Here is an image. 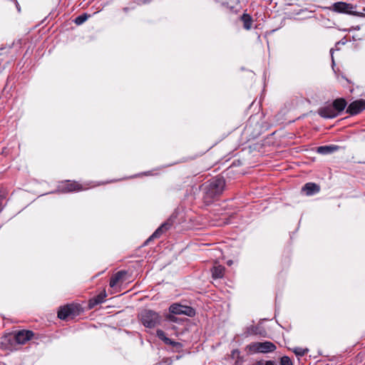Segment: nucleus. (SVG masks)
Masks as SVG:
<instances>
[{"label":"nucleus","mask_w":365,"mask_h":365,"mask_svg":"<svg viewBox=\"0 0 365 365\" xmlns=\"http://www.w3.org/2000/svg\"><path fill=\"white\" fill-rule=\"evenodd\" d=\"M225 180L223 177L216 176L207 180L202 185L203 200L207 204H211L223 192Z\"/></svg>","instance_id":"1"},{"label":"nucleus","mask_w":365,"mask_h":365,"mask_svg":"<svg viewBox=\"0 0 365 365\" xmlns=\"http://www.w3.org/2000/svg\"><path fill=\"white\" fill-rule=\"evenodd\" d=\"M139 320L141 324L147 328H154L160 324L161 317L160 314L150 309H143L138 314Z\"/></svg>","instance_id":"2"},{"label":"nucleus","mask_w":365,"mask_h":365,"mask_svg":"<svg viewBox=\"0 0 365 365\" xmlns=\"http://www.w3.org/2000/svg\"><path fill=\"white\" fill-rule=\"evenodd\" d=\"M356 7V5H353L344 1H338L332 4L331 10L339 14H345L360 17L365 16L363 11H356L354 10Z\"/></svg>","instance_id":"3"},{"label":"nucleus","mask_w":365,"mask_h":365,"mask_svg":"<svg viewBox=\"0 0 365 365\" xmlns=\"http://www.w3.org/2000/svg\"><path fill=\"white\" fill-rule=\"evenodd\" d=\"M250 351L254 353H270L276 349V346L271 341L254 342L247 346Z\"/></svg>","instance_id":"4"},{"label":"nucleus","mask_w":365,"mask_h":365,"mask_svg":"<svg viewBox=\"0 0 365 365\" xmlns=\"http://www.w3.org/2000/svg\"><path fill=\"white\" fill-rule=\"evenodd\" d=\"M169 311L173 314H184L188 317L195 315V310L192 307L177 303L170 305Z\"/></svg>","instance_id":"5"},{"label":"nucleus","mask_w":365,"mask_h":365,"mask_svg":"<svg viewBox=\"0 0 365 365\" xmlns=\"http://www.w3.org/2000/svg\"><path fill=\"white\" fill-rule=\"evenodd\" d=\"M79 306L76 304H67L60 307L58 312V317L65 320L68 317H75L78 314Z\"/></svg>","instance_id":"6"},{"label":"nucleus","mask_w":365,"mask_h":365,"mask_svg":"<svg viewBox=\"0 0 365 365\" xmlns=\"http://www.w3.org/2000/svg\"><path fill=\"white\" fill-rule=\"evenodd\" d=\"M1 347L5 350H13L15 349L16 341L15 339V334H9L3 336L0 339Z\"/></svg>","instance_id":"7"},{"label":"nucleus","mask_w":365,"mask_h":365,"mask_svg":"<svg viewBox=\"0 0 365 365\" xmlns=\"http://www.w3.org/2000/svg\"><path fill=\"white\" fill-rule=\"evenodd\" d=\"M365 110V100L359 99L351 103L346 109V113L351 115L359 114Z\"/></svg>","instance_id":"8"},{"label":"nucleus","mask_w":365,"mask_h":365,"mask_svg":"<svg viewBox=\"0 0 365 365\" xmlns=\"http://www.w3.org/2000/svg\"><path fill=\"white\" fill-rule=\"evenodd\" d=\"M171 227V223L165 222L145 241L144 246L148 245L150 241L159 238L163 233L168 231Z\"/></svg>","instance_id":"9"},{"label":"nucleus","mask_w":365,"mask_h":365,"mask_svg":"<svg viewBox=\"0 0 365 365\" xmlns=\"http://www.w3.org/2000/svg\"><path fill=\"white\" fill-rule=\"evenodd\" d=\"M171 227V223L165 222L145 241L144 246L148 245L150 241L159 238L163 233L168 231Z\"/></svg>","instance_id":"10"},{"label":"nucleus","mask_w":365,"mask_h":365,"mask_svg":"<svg viewBox=\"0 0 365 365\" xmlns=\"http://www.w3.org/2000/svg\"><path fill=\"white\" fill-rule=\"evenodd\" d=\"M82 190V186L77 182H71L69 180L63 182L62 185L58 187V190L62 192H76Z\"/></svg>","instance_id":"11"},{"label":"nucleus","mask_w":365,"mask_h":365,"mask_svg":"<svg viewBox=\"0 0 365 365\" xmlns=\"http://www.w3.org/2000/svg\"><path fill=\"white\" fill-rule=\"evenodd\" d=\"M34 336V332L29 330H20L15 334L17 344H25Z\"/></svg>","instance_id":"12"},{"label":"nucleus","mask_w":365,"mask_h":365,"mask_svg":"<svg viewBox=\"0 0 365 365\" xmlns=\"http://www.w3.org/2000/svg\"><path fill=\"white\" fill-rule=\"evenodd\" d=\"M317 113L324 118H334L338 116V112L335 110L331 105L319 108Z\"/></svg>","instance_id":"13"},{"label":"nucleus","mask_w":365,"mask_h":365,"mask_svg":"<svg viewBox=\"0 0 365 365\" xmlns=\"http://www.w3.org/2000/svg\"><path fill=\"white\" fill-rule=\"evenodd\" d=\"M302 190L307 195L309 196L318 193L320 190V187L314 182H307L303 186Z\"/></svg>","instance_id":"14"},{"label":"nucleus","mask_w":365,"mask_h":365,"mask_svg":"<svg viewBox=\"0 0 365 365\" xmlns=\"http://www.w3.org/2000/svg\"><path fill=\"white\" fill-rule=\"evenodd\" d=\"M339 146L335 145H322L317 148V152L321 155H329L338 150Z\"/></svg>","instance_id":"15"},{"label":"nucleus","mask_w":365,"mask_h":365,"mask_svg":"<svg viewBox=\"0 0 365 365\" xmlns=\"http://www.w3.org/2000/svg\"><path fill=\"white\" fill-rule=\"evenodd\" d=\"M106 297V292H101L95 297L91 299L88 302V307L89 309L94 308L96 305L103 303L105 301V298Z\"/></svg>","instance_id":"16"},{"label":"nucleus","mask_w":365,"mask_h":365,"mask_svg":"<svg viewBox=\"0 0 365 365\" xmlns=\"http://www.w3.org/2000/svg\"><path fill=\"white\" fill-rule=\"evenodd\" d=\"M261 327L259 326H250L245 329L243 336L247 337L251 335H262Z\"/></svg>","instance_id":"17"},{"label":"nucleus","mask_w":365,"mask_h":365,"mask_svg":"<svg viewBox=\"0 0 365 365\" xmlns=\"http://www.w3.org/2000/svg\"><path fill=\"white\" fill-rule=\"evenodd\" d=\"M126 274V272L124 270L119 271L113 274L109 282V285L110 287H114L118 284V282L123 279V277Z\"/></svg>","instance_id":"18"},{"label":"nucleus","mask_w":365,"mask_h":365,"mask_svg":"<svg viewBox=\"0 0 365 365\" xmlns=\"http://www.w3.org/2000/svg\"><path fill=\"white\" fill-rule=\"evenodd\" d=\"M338 115L342 112L346 106V101L344 98H337L334 101L332 105Z\"/></svg>","instance_id":"19"},{"label":"nucleus","mask_w":365,"mask_h":365,"mask_svg":"<svg viewBox=\"0 0 365 365\" xmlns=\"http://www.w3.org/2000/svg\"><path fill=\"white\" fill-rule=\"evenodd\" d=\"M225 267L222 265L215 266L211 269L212 277L213 279L222 278L225 273Z\"/></svg>","instance_id":"20"},{"label":"nucleus","mask_w":365,"mask_h":365,"mask_svg":"<svg viewBox=\"0 0 365 365\" xmlns=\"http://www.w3.org/2000/svg\"><path fill=\"white\" fill-rule=\"evenodd\" d=\"M241 19L243 22V27L246 30H250L251 29L252 23V17L249 14H244L242 16Z\"/></svg>","instance_id":"21"},{"label":"nucleus","mask_w":365,"mask_h":365,"mask_svg":"<svg viewBox=\"0 0 365 365\" xmlns=\"http://www.w3.org/2000/svg\"><path fill=\"white\" fill-rule=\"evenodd\" d=\"M156 336L161 339L165 344H169L172 343V339H169L166 336L165 333L161 330L158 329L156 331Z\"/></svg>","instance_id":"22"},{"label":"nucleus","mask_w":365,"mask_h":365,"mask_svg":"<svg viewBox=\"0 0 365 365\" xmlns=\"http://www.w3.org/2000/svg\"><path fill=\"white\" fill-rule=\"evenodd\" d=\"M89 16L90 15H88L87 14L79 15L75 19L74 23L76 25H81L88 19Z\"/></svg>","instance_id":"23"},{"label":"nucleus","mask_w":365,"mask_h":365,"mask_svg":"<svg viewBox=\"0 0 365 365\" xmlns=\"http://www.w3.org/2000/svg\"><path fill=\"white\" fill-rule=\"evenodd\" d=\"M280 365H293V364L289 357L284 356L280 359Z\"/></svg>","instance_id":"24"},{"label":"nucleus","mask_w":365,"mask_h":365,"mask_svg":"<svg viewBox=\"0 0 365 365\" xmlns=\"http://www.w3.org/2000/svg\"><path fill=\"white\" fill-rule=\"evenodd\" d=\"M294 352L298 356H304L306 353V351L302 348L297 347L294 349Z\"/></svg>","instance_id":"25"},{"label":"nucleus","mask_w":365,"mask_h":365,"mask_svg":"<svg viewBox=\"0 0 365 365\" xmlns=\"http://www.w3.org/2000/svg\"><path fill=\"white\" fill-rule=\"evenodd\" d=\"M169 345L173 346V347L176 348L177 349H181L182 347V344L180 342L175 341L172 340V343L169 344Z\"/></svg>","instance_id":"26"},{"label":"nucleus","mask_w":365,"mask_h":365,"mask_svg":"<svg viewBox=\"0 0 365 365\" xmlns=\"http://www.w3.org/2000/svg\"><path fill=\"white\" fill-rule=\"evenodd\" d=\"M251 129H252V120L250 119L248 123H247V125L245 126V130L247 133H250L251 131Z\"/></svg>","instance_id":"27"},{"label":"nucleus","mask_w":365,"mask_h":365,"mask_svg":"<svg viewBox=\"0 0 365 365\" xmlns=\"http://www.w3.org/2000/svg\"><path fill=\"white\" fill-rule=\"evenodd\" d=\"M168 319L170 321V322H177L178 321V319L176 317H175L173 314H170L168 316Z\"/></svg>","instance_id":"28"},{"label":"nucleus","mask_w":365,"mask_h":365,"mask_svg":"<svg viewBox=\"0 0 365 365\" xmlns=\"http://www.w3.org/2000/svg\"><path fill=\"white\" fill-rule=\"evenodd\" d=\"M267 361L264 360H259L257 361L254 365H264Z\"/></svg>","instance_id":"29"},{"label":"nucleus","mask_w":365,"mask_h":365,"mask_svg":"<svg viewBox=\"0 0 365 365\" xmlns=\"http://www.w3.org/2000/svg\"><path fill=\"white\" fill-rule=\"evenodd\" d=\"M4 197L0 195V212L3 210V206H2V200Z\"/></svg>","instance_id":"30"},{"label":"nucleus","mask_w":365,"mask_h":365,"mask_svg":"<svg viewBox=\"0 0 365 365\" xmlns=\"http://www.w3.org/2000/svg\"><path fill=\"white\" fill-rule=\"evenodd\" d=\"M264 365H275V362L274 361H267Z\"/></svg>","instance_id":"31"},{"label":"nucleus","mask_w":365,"mask_h":365,"mask_svg":"<svg viewBox=\"0 0 365 365\" xmlns=\"http://www.w3.org/2000/svg\"><path fill=\"white\" fill-rule=\"evenodd\" d=\"M330 53H331V55L332 66H333L334 65V57H333V48H331L330 50Z\"/></svg>","instance_id":"32"},{"label":"nucleus","mask_w":365,"mask_h":365,"mask_svg":"<svg viewBox=\"0 0 365 365\" xmlns=\"http://www.w3.org/2000/svg\"><path fill=\"white\" fill-rule=\"evenodd\" d=\"M354 30H359L360 29V26H356L354 27Z\"/></svg>","instance_id":"33"},{"label":"nucleus","mask_w":365,"mask_h":365,"mask_svg":"<svg viewBox=\"0 0 365 365\" xmlns=\"http://www.w3.org/2000/svg\"><path fill=\"white\" fill-rule=\"evenodd\" d=\"M257 135H258V133L252 134V138H256Z\"/></svg>","instance_id":"34"},{"label":"nucleus","mask_w":365,"mask_h":365,"mask_svg":"<svg viewBox=\"0 0 365 365\" xmlns=\"http://www.w3.org/2000/svg\"><path fill=\"white\" fill-rule=\"evenodd\" d=\"M215 1H217V2H220V3H222V4H224V2H223V1H222V0H215Z\"/></svg>","instance_id":"35"},{"label":"nucleus","mask_w":365,"mask_h":365,"mask_svg":"<svg viewBox=\"0 0 365 365\" xmlns=\"http://www.w3.org/2000/svg\"><path fill=\"white\" fill-rule=\"evenodd\" d=\"M363 11H365V8L363 9Z\"/></svg>","instance_id":"36"}]
</instances>
